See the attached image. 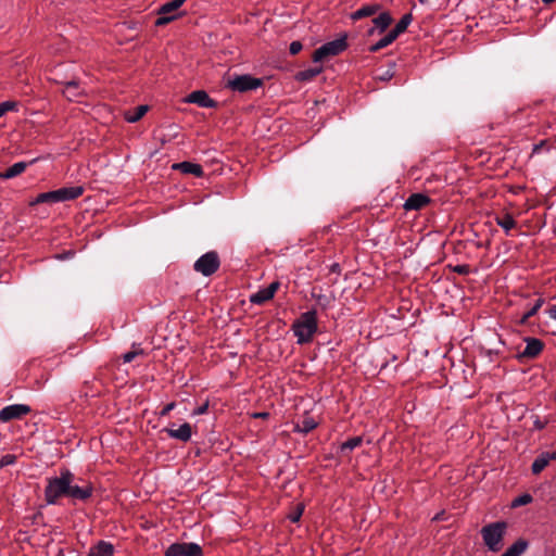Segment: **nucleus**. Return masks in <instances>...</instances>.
I'll use <instances>...</instances> for the list:
<instances>
[{
	"mask_svg": "<svg viewBox=\"0 0 556 556\" xmlns=\"http://www.w3.org/2000/svg\"><path fill=\"white\" fill-rule=\"evenodd\" d=\"M75 480L76 477L68 469L62 470L58 477L47 478V485L45 488L47 504L56 505L62 497H68L70 483Z\"/></svg>",
	"mask_w": 556,
	"mask_h": 556,
	"instance_id": "f257e3e1",
	"label": "nucleus"
},
{
	"mask_svg": "<svg viewBox=\"0 0 556 556\" xmlns=\"http://www.w3.org/2000/svg\"><path fill=\"white\" fill-rule=\"evenodd\" d=\"M293 332L298 343L304 344L312 341L317 331V313L315 309L307 311L294 321Z\"/></svg>",
	"mask_w": 556,
	"mask_h": 556,
	"instance_id": "f03ea898",
	"label": "nucleus"
},
{
	"mask_svg": "<svg viewBox=\"0 0 556 556\" xmlns=\"http://www.w3.org/2000/svg\"><path fill=\"white\" fill-rule=\"evenodd\" d=\"M506 529L507 523L505 521H496L482 527L480 532L484 544L490 551L500 552L502 549Z\"/></svg>",
	"mask_w": 556,
	"mask_h": 556,
	"instance_id": "7ed1b4c3",
	"label": "nucleus"
},
{
	"mask_svg": "<svg viewBox=\"0 0 556 556\" xmlns=\"http://www.w3.org/2000/svg\"><path fill=\"white\" fill-rule=\"evenodd\" d=\"M348 47L346 36L338 38L336 40L324 43L321 47L315 50L313 54L314 62H321L323 60L334 56L343 52Z\"/></svg>",
	"mask_w": 556,
	"mask_h": 556,
	"instance_id": "20e7f679",
	"label": "nucleus"
},
{
	"mask_svg": "<svg viewBox=\"0 0 556 556\" xmlns=\"http://www.w3.org/2000/svg\"><path fill=\"white\" fill-rule=\"evenodd\" d=\"M220 261L216 251H210L200 256L193 264V269L203 276H211L218 270Z\"/></svg>",
	"mask_w": 556,
	"mask_h": 556,
	"instance_id": "39448f33",
	"label": "nucleus"
},
{
	"mask_svg": "<svg viewBox=\"0 0 556 556\" xmlns=\"http://www.w3.org/2000/svg\"><path fill=\"white\" fill-rule=\"evenodd\" d=\"M93 484L84 479H77L70 483L68 498L74 503L76 501L86 503L93 494Z\"/></svg>",
	"mask_w": 556,
	"mask_h": 556,
	"instance_id": "423d86ee",
	"label": "nucleus"
},
{
	"mask_svg": "<svg viewBox=\"0 0 556 556\" xmlns=\"http://www.w3.org/2000/svg\"><path fill=\"white\" fill-rule=\"evenodd\" d=\"M202 547L193 542H176L167 547L165 556H202Z\"/></svg>",
	"mask_w": 556,
	"mask_h": 556,
	"instance_id": "0eeeda50",
	"label": "nucleus"
},
{
	"mask_svg": "<svg viewBox=\"0 0 556 556\" xmlns=\"http://www.w3.org/2000/svg\"><path fill=\"white\" fill-rule=\"evenodd\" d=\"M262 85V80L258 78H254L250 75H240L236 76L233 79H230L227 86L235 91L245 92L249 90H254Z\"/></svg>",
	"mask_w": 556,
	"mask_h": 556,
	"instance_id": "6e6552de",
	"label": "nucleus"
},
{
	"mask_svg": "<svg viewBox=\"0 0 556 556\" xmlns=\"http://www.w3.org/2000/svg\"><path fill=\"white\" fill-rule=\"evenodd\" d=\"M31 412L30 406L26 404H12L0 410V421L9 422L14 419H22Z\"/></svg>",
	"mask_w": 556,
	"mask_h": 556,
	"instance_id": "1a4fd4ad",
	"label": "nucleus"
},
{
	"mask_svg": "<svg viewBox=\"0 0 556 556\" xmlns=\"http://www.w3.org/2000/svg\"><path fill=\"white\" fill-rule=\"evenodd\" d=\"M525 348L518 351V357L532 359L536 357L543 350L544 343L536 338H526L525 339Z\"/></svg>",
	"mask_w": 556,
	"mask_h": 556,
	"instance_id": "9d476101",
	"label": "nucleus"
},
{
	"mask_svg": "<svg viewBox=\"0 0 556 556\" xmlns=\"http://www.w3.org/2000/svg\"><path fill=\"white\" fill-rule=\"evenodd\" d=\"M280 287L279 281H273L268 287L260 289L257 292L250 295V302L253 304L262 305L271 300Z\"/></svg>",
	"mask_w": 556,
	"mask_h": 556,
	"instance_id": "9b49d317",
	"label": "nucleus"
},
{
	"mask_svg": "<svg viewBox=\"0 0 556 556\" xmlns=\"http://www.w3.org/2000/svg\"><path fill=\"white\" fill-rule=\"evenodd\" d=\"M178 9L173 4L172 1L164 3L157 10L159 17L155 21L156 26H164L175 18L178 14H174Z\"/></svg>",
	"mask_w": 556,
	"mask_h": 556,
	"instance_id": "f8f14e48",
	"label": "nucleus"
},
{
	"mask_svg": "<svg viewBox=\"0 0 556 556\" xmlns=\"http://www.w3.org/2000/svg\"><path fill=\"white\" fill-rule=\"evenodd\" d=\"M188 103L198 104L201 108H215L216 102L208 97L204 90H195L191 92L185 100Z\"/></svg>",
	"mask_w": 556,
	"mask_h": 556,
	"instance_id": "ddd939ff",
	"label": "nucleus"
},
{
	"mask_svg": "<svg viewBox=\"0 0 556 556\" xmlns=\"http://www.w3.org/2000/svg\"><path fill=\"white\" fill-rule=\"evenodd\" d=\"M56 200L59 202L71 201L79 198L84 193L81 186L64 187L55 190Z\"/></svg>",
	"mask_w": 556,
	"mask_h": 556,
	"instance_id": "4468645a",
	"label": "nucleus"
},
{
	"mask_svg": "<svg viewBox=\"0 0 556 556\" xmlns=\"http://www.w3.org/2000/svg\"><path fill=\"white\" fill-rule=\"evenodd\" d=\"M430 202L429 197L424 193H413L404 203L406 211H418Z\"/></svg>",
	"mask_w": 556,
	"mask_h": 556,
	"instance_id": "2eb2a0df",
	"label": "nucleus"
},
{
	"mask_svg": "<svg viewBox=\"0 0 556 556\" xmlns=\"http://www.w3.org/2000/svg\"><path fill=\"white\" fill-rule=\"evenodd\" d=\"M62 92L70 101L77 100L87 93L85 88L80 87L76 80L65 83Z\"/></svg>",
	"mask_w": 556,
	"mask_h": 556,
	"instance_id": "dca6fc26",
	"label": "nucleus"
},
{
	"mask_svg": "<svg viewBox=\"0 0 556 556\" xmlns=\"http://www.w3.org/2000/svg\"><path fill=\"white\" fill-rule=\"evenodd\" d=\"M318 426L317 421L308 414H306L301 421H298L293 427V432L308 434Z\"/></svg>",
	"mask_w": 556,
	"mask_h": 556,
	"instance_id": "f3484780",
	"label": "nucleus"
},
{
	"mask_svg": "<svg viewBox=\"0 0 556 556\" xmlns=\"http://www.w3.org/2000/svg\"><path fill=\"white\" fill-rule=\"evenodd\" d=\"M166 431L170 438L182 442L189 441L192 434L191 425L188 422L182 424L178 429H166Z\"/></svg>",
	"mask_w": 556,
	"mask_h": 556,
	"instance_id": "a211bd4d",
	"label": "nucleus"
},
{
	"mask_svg": "<svg viewBox=\"0 0 556 556\" xmlns=\"http://www.w3.org/2000/svg\"><path fill=\"white\" fill-rule=\"evenodd\" d=\"M174 169H179L184 174H191L195 177L203 176V168L201 165L191 162H181L173 165Z\"/></svg>",
	"mask_w": 556,
	"mask_h": 556,
	"instance_id": "6ab92c4d",
	"label": "nucleus"
},
{
	"mask_svg": "<svg viewBox=\"0 0 556 556\" xmlns=\"http://www.w3.org/2000/svg\"><path fill=\"white\" fill-rule=\"evenodd\" d=\"M380 9L379 4H367L351 14V20L358 21L375 15Z\"/></svg>",
	"mask_w": 556,
	"mask_h": 556,
	"instance_id": "aec40b11",
	"label": "nucleus"
},
{
	"mask_svg": "<svg viewBox=\"0 0 556 556\" xmlns=\"http://www.w3.org/2000/svg\"><path fill=\"white\" fill-rule=\"evenodd\" d=\"M114 547L111 543L100 541L97 546L90 549L88 556H113Z\"/></svg>",
	"mask_w": 556,
	"mask_h": 556,
	"instance_id": "412c9836",
	"label": "nucleus"
},
{
	"mask_svg": "<svg viewBox=\"0 0 556 556\" xmlns=\"http://www.w3.org/2000/svg\"><path fill=\"white\" fill-rule=\"evenodd\" d=\"M28 163L26 162H17L10 166L5 172L0 173V178L2 179H11L13 177H16L25 172L27 168Z\"/></svg>",
	"mask_w": 556,
	"mask_h": 556,
	"instance_id": "4be33fe9",
	"label": "nucleus"
},
{
	"mask_svg": "<svg viewBox=\"0 0 556 556\" xmlns=\"http://www.w3.org/2000/svg\"><path fill=\"white\" fill-rule=\"evenodd\" d=\"M148 110V105H139L134 110L126 111L124 117L128 123H136L146 115Z\"/></svg>",
	"mask_w": 556,
	"mask_h": 556,
	"instance_id": "5701e85b",
	"label": "nucleus"
},
{
	"mask_svg": "<svg viewBox=\"0 0 556 556\" xmlns=\"http://www.w3.org/2000/svg\"><path fill=\"white\" fill-rule=\"evenodd\" d=\"M144 351L139 345H132L131 350L122 355L123 364H129L131 362L143 359Z\"/></svg>",
	"mask_w": 556,
	"mask_h": 556,
	"instance_id": "b1692460",
	"label": "nucleus"
},
{
	"mask_svg": "<svg viewBox=\"0 0 556 556\" xmlns=\"http://www.w3.org/2000/svg\"><path fill=\"white\" fill-rule=\"evenodd\" d=\"M495 222L504 229L506 235H509V231L516 227V220L508 213H505L502 216H496Z\"/></svg>",
	"mask_w": 556,
	"mask_h": 556,
	"instance_id": "393cba45",
	"label": "nucleus"
},
{
	"mask_svg": "<svg viewBox=\"0 0 556 556\" xmlns=\"http://www.w3.org/2000/svg\"><path fill=\"white\" fill-rule=\"evenodd\" d=\"M528 547V542L523 539L517 540L502 556H520Z\"/></svg>",
	"mask_w": 556,
	"mask_h": 556,
	"instance_id": "a878e982",
	"label": "nucleus"
},
{
	"mask_svg": "<svg viewBox=\"0 0 556 556\" xmlns=\"http://www.w3.org/2000/svg\"><path fill=\"white\" fill-rule=\"evenodd\" d=\"M548 464H549V458L547 456V453H542L534 459V462L531 466L532 473L533 475L541 473L548 466Z\"/></svg>",
	"mask_w": 556,
	"mask_h": 556,
	"instance_id": "bb28decb",
	"label": "nucleus"
},
{
	"mask_svg": "<svg viewBox=\"0 0 556 556\" xmlns=\"http://www.w3.org/2000/svg\"><path fill=\"white\" fill-rule=\"evenodd\" d=\"M41 203H58L55 190L39 193L33 201L29 202L30 206Z\"/></svg>",
	"mask_w": 556,
	"mask_h": 556,
	"instance_id": "cd10ccee",
	"label": "nucleus"
},
{
	"mask_svg": "<svg viewBox=\"0 0 556 556\" xmlns=\"http://www.w3.org/2000/svg\"><path fill=\"white\" fill-rule=\"evenodd\" d=\"M321 71H323L321 66H316V67L307 68V70L299 72L295 75V78L299 81H309L313 78H315L317 75H319L321 73Z\"/></svg>",
	"mask_w": 556,
	"mask_h": 556,
	"instance_id": "c85d7f7f",
	"label": "nucleus"
},
{
	"mask_svg": "<svg viewBox=\"0 0 556 556\" xmlns=\"http://www.w3.org/2000/svg\"><path fill=\"white\" fill-rule=\"evenodd\" d=\"M412 20H413V16L410 13L404 14L402 16V18L397 22L395 27L391 30V33L397 38L399 35H401L402 33H404L407 29Z\"/></svg>",
	"mask_w": 556,
	"mask_h": 556,
	"instance_id": "c756f323",
	"label": "nucleus"
},
{
	"mask_svg": "<svg viewBox=\"0 0 556 556\" xmlns=\"http://www.w3.org/2000/svg\"><path fill=\"white\" fill-rule=\"evenodd\" d=\"M395 39H396V37L391 31H389L379 41H377L375 45L370 46L369 51L377 52V51L388 47L389 45H391Z\"/></svg>",
	"mask_w": 556,
	"mask_h": 556,
	"instance_id": "7c9ffc66",
	"label": "nucleus"
},
{
	"mask_svg": "<svg viewBox=\"0 0 556 556\" xmlns=\"http://www.w3.org/2000/svg\"><path fill=\"white\" fill-rule=\"evenodd\" d=\"M374 24L380 31L386 30L392 22V17L389 13L383 12L374 18Z\"/></svg>",
	"mask_w": 556,
	"mask_h": 556,
	"instance_id": "2f4dec72",
	"label": "nucleus"
},
{
	"mask_svg": "<svg viewBox=\"0 0 556 556\" xmlns=\"http://www.w3.org/2000/svg\"><path fill=\"white\" fill-rule=\"evenodd\" d=\"M362 443H363L362 437H354V438H351V439L346 440L345 442H343L340 446V450L342 453H349V452L353 451L354 448L358 447Z\"/></svg>",
	"mask_w": 556,
	"mask_h": 556,
	"instance_id": "473e14b6",
	"label": "nucleus"
},
{
	"mask_svg": "<svg viewBox=\"0 0 556 556\" xmlns=\"http://www.w3.org/2000/svg\"><path fill=\"white\" fill-rule=\"evenodd\" d=\"M543 304H544V299L539 298L535 301V303L533 304V306L521 317L520 323L526 324L530 317L534 316L538 313V311L543 306Z\"/></svg>",
	"mask_w": 556,
	"mask_h": 556,
	"instance_id": "72a5a7b5",
	"label": "nucleus"
},
{
	"mask_svg": "<svg viewBox=\"0 0 556 556\" xmlns=\"http://www.w3.org/2000/svg\"><path fill=\"white\" fill-rule=\"evenodd\" d=\"M531 502H532V496L530 494H522L520 496H517L513 501L511 506L513 507H520V506L528 505Z\"/></svg>",
	"mask_w": 556,
	"mask_h": 556,
	"instance_id": "f704fd0d",
	"label": "nucleus"
},
{
	"mask_svg": "<svg viewBox=\"0 0 556 556\" xmlns=\"http://www.w3.org/2000/svg\"><path fill=\"white\" fill-rule=\"evenodd\" d=\"M16 106L17 103L14 101H4L0 103V117H2L9 111H14Z\"/></svg>",
	"mask_w": 556,
	"mask_h": 556,
	"instance_id": "c9c22d12",
	"label": "nucleus"
},
{
	"mask_svg": "<svg viewBox=\"0 0 556 556\" xmlns=\"http://www.w3.org/2000/svg\"><path fill=\"white\" fill-rule=\"evenodd\" d=\"M303 46L300 41H292L289 47V51L292 55L298 54L302 50Z\"/></svg>",
	"mask_w": 556,
	"mask_h": 556,
	"instance_id": "e433bc0d",
	"label": "nucleus"
},
{
	"mask_svg": "<svg viewBox=\"0 0 556 556\" xmlns=\"http://www.w3.org/2000/svg\"><path fill=\"white\" fill-rule=\"evenodd\" d=\"M176 406L175 402H170L167 405H165L162 410L160 412V416L164 417L167 416Z\"/></svg>",
	"mask_w": 556,
	"mask_h": 556,
	"instance_id": "4c0bfd02",
	"label": "nucleus"
},
{
	"mask_svg": "<svg viewBox=\"0 0 556 556\" xmlns=\"http://www.w3.org/2000/svg\"><path fill=\"white\" fill-rule=\"evenodd\" d=\"M302 513H303V507L301 508H298L296 511L292 513L289 518L292 522H298L302 516Z\"/></svg>",
	"mask_w": 556,
	"mask_h": 556,
	"instance_id": "58836bf2",
	"label": "nucleus"
},
{
	"mask_svg": "<svg viewBox=\"0 0 556 556\" xmlns=\"http://www.w3.org/2000/svg\"><path fill=\"white\" fill-rule=\"evenodd\" d=\"M207 408H208V402L206 401L205 403L200 405L197 409H194L193 414L194 415L205 414L207 412Z\"/></svg>",
	"mask_w": 556,
	"mask_h": 556,
	"instance_id": "ea45409f",
	"label": "nucleus"
},
{
	"mask_svg": "<svg viewBox=\"0 0 556 556\" xmlns=\"http://www.w3.org/2000/svg\"><path fill=\"white\" fill-rule=\"evenodd\" d=\"M392 76H393V72L388 70L387 72H384L382 75L378 76L377 78L380 79V80L386 81V80L391 79Z\"/></svg>",
	"mask_w": 556,
	"mask_h": 556,
	"instance_id": "a19ab883",
	"label": "nucleus"
},
{
	"mask_svg": "<svg viewBox=\"0 0 556 556\" xmlns=\"http://www.w3.org/2000/svg\"><path fill=\"white\" fill-rule=\"evenodd\" d=\"M251 417L252 418L267 419L269 417V413H267V412L253 413L251 415Z\"/></svg>",
	"mask_w": 556,
	"mask_h": 556,
	"instance_id": "79ce46f5",
	"label": "nucleus"
},
{
	"mask_svg": "<svg viewBox=\"0 0 556 556\" xmlns=\"http://www.w3.org/2000/svg\"><path fill=\"white\" fill-rule=\"evenodd\" d=\"M455 271L458 274H467L468 267L466 265H458L455 267Z\"/></svg>",
	"mask_w": 556,
	"mask_h": 556,
	"instance_id": "37998d69",
	"label": "nucleus"
},
{
	"mask_svg": "<svg viewBox=\"0 0 556 556\" xmlns=\"http://www.w3.org/2000/svg\"><path fill=\"white\" fill-rule=\"evenodd\" d=\"M317 300H318V303L321 304L324 307H326L329 303V300L324 295H319L317 298Z\"/></svg>",
	"mask_w": 556,
	"mask_h": 556,
	"instance_id": "c03bdc74",
	"label": "nucleus"
},
{
	"mask_svg": "<svg viewBox=\"0 0 556 556\" xmlns=\"http://www.w3.org/2000/svg\"><path fill=\"white\" fill-rule=\"evenodd\" d=\"M544 146H545V141H541L540 143L534 144L533 153H539Z\"/></svg>",
	"mask_w": 556,
	"mask_h": 556,
	"instance_id": "a18cd8bd",
	"label": "nucleus"
},
{
	"mask_svg": "<svg viewBox=\"0 0 556 556\" xmlns=\"http://www.w3.org/2000/svg\"><path fill=\"white\" fill-rule=\"evenodd\" d=\"M548 315L552 319L556 320V305H553L549 307Z\"/></svg>",
	"mask_w": 556,
	"mask_h": 556,
	"instance_id": "49530a36",
	"label": "nucleus"
},
{
	"mask_svg": "<svg viewBox=\"0 0 556 556\" xmlns=\"http://www.w3.org/2000/svg\"><path fill=\"white\" fill-rule=\"evenodd\" d=\"M187 0H172L173 4L179 9Z\"/></svg>",
	"mask_w": 556,
	"mask_h": 556,
	"instance_id": "de8ad7c7",
	"label": "nucleus"
},
{
	"mask_svg": "<svg viewBox=\"0 0 556 556\" xmlns=\"http://www.w3.org/2000/svg\"><path fill=\"white\" fill-rule=\"evenodd\" d=\"M534 426H535V428H538V429H543V428L545 427V424H544V422H542V421H540V420H536V421L534 422Z\"/></svg>",
	"mask_w": 556,
	"mask_h": 556,
	"instance_id": "09e8293b",
	"label": "nucleus"
},
{
	"mask_svg": "<svg viewBox=\"0 0 556 556\" xmlns=\"http://www.w3.org/2000/svg\"><path fill=\"white\" fill-rule=\"evenodd\" d=\"M546 453H547V456L549 458V462L551 460H556V451L552 452V453H548V452H546Z\"/></svg>",
	"mask_w": 556,
	"mask_h": 556,
	"instance_id": "8fccbe9b",
	"label": "nucleus"
},
{
	"mask_svg": "<svg viewBox=\"0 0 556 556\" xmlns=\"http://www.w3.org/2000/svg\"><path fill=\"white\" fill-rule=\"evenodd\" d=\"M542 1H543V3H545V4H549V3L554 2L555 0H542Z\"/></svg>",
	"mask_w": 556,
	"mask_h": 556,
	"instance_id": "3c124183",
	"label": "nucleus"
}]
</instances>
